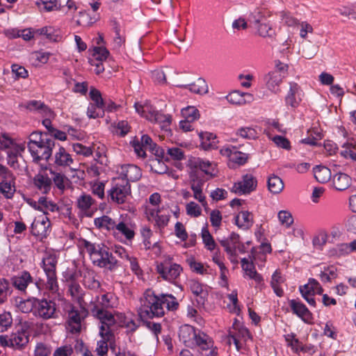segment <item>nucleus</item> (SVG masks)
<instances>
[{"label": "nucleus", "mask_w": 356, "mask_h": 356, "mask_svg": "<svg viewBox=\"0 0 356 356\" xmlns=\"http://www.w3.org/2000/svg\"><path fill=\"white\" fill-rule=\"evenodd\" d=\"M112 127L113 133L120 136H126L130 131V126L126 120H121L117 124L115 123L112 125Z\"/></svg>", "instance_id": "a18cd8bd"}, {"label": "nucleus", "mask_w": 356, "mask_h": 356, "mask_svg": "<svg viewBox=\"0 0 356 356\" xmlns=\"http://www.w3.org/2000/svg\"><path fill=\"white\" fill-rule=\"evenodd\" d=\"M282 75L272 71L268 72L264 76V82L266 88L270 92L276 94L280 92V85L283 79Z\"/></svg>", "instance_id": "f3484780"}, {"label": "nucleus", "mask_w": 356, "mask_h": 356, "mask_svg": "<svg viewBox=\"0 0 356 356\" xmlns=\"http://www.w3.org/2000/svg\"><path fill=\"white\" fill-rule=\"evenodd\" d=\"M220 152L222 156L227 157L229 161V165L234 167L235 164L243 165L248 159L245 153L237 150L234 146L223 147Z\"/></svg>", "instance_id": "2eb2a0df"}, {"label": "nucleus", "mask_w": 356, "mask_h": 356, "mask_svg": "<svg viewBox=\"0 0 356 356\" xmlns=\"http://www.w3.org/2000/svg\"><path fill=\"white\" fill-rule=\"evenodd\" d=\"M351 178L345 173L339 172L334 175L332 182L338 191H344L351 185Z\"/></svg>", "instance_id": "c756f323"}, {"label": "nucleus", "mask_w": 356, "mask_h": 356, "mask_svg": "<svg viewBox=\"0 0 356 356\" xmlns=\"http://www.w3.org/2000/svg\"><path fill=\"white\" fill-rule=\"evenodd\" d=\"M83 245L94 265L110 270L116 267L118 261L107 247L95 245L88 241H84Z\"/></svg>", "instance_id": "7ed1b4c3"}, {"label": "nucleus", "mask_w": 356, "mask_h": 356, "mask_svg": "<svg viewBox=\"0 0 356 356\" xmlns=\"http://www.w3.org/2000/svg\"><path fill=\"white\" fill-rule=\"evenodd\" d=\"M194 344H196L202 350H208L211 346V341L209 340V337L200 331L196 332L195 337H193Z\"/></svg>", "instance_id": "ea45409f"}, {"label": "nucleus", "mask_w": 356, "mask_h": 356, "mask_svg": "<svg viewBox=\"0 0 356 356\" xmlns=\"http://www.w3.org/2000/svg\"><path fill=\"white\" fill-rule=\"evenodd\" d=\"M198 172L193 170L190 172V178L191 181V189L193 191V196H197L200 193H202V187L205 181L204 177H198Z\"/></svg>", "instance_id": "c9c22d12"}, {"label": "nucleus", "mask_w": 356, "mask_h": 356, "mask_svg": "<svg viewBox=\"0 0 356 356\" xmlns=\"http://www.w3.org/2000/svg\"><path fill=\"white\" fill-rule=\"evenodd\" d=\"M83 284L88 289H97L100 287L99 282L91 273L84 275Z\"/></svg>", "instance_id": "5fc2aeb1"}, {"label": "nucleus", "mask_w": 356, "mask_h": 356, "mask_svg": "<svg viewBox=\"0 0 356 356\" xmlns=\"http://www.w3.org/2000/svg\"><path fill=\"white\" fill-rule=\"evenodd\" d=\"M327 238L328 236L326 232H319L313 238L312 243L314 246L317 248H321L327 243Z\"/></svg>", "instance_id": "0e129e2a"}, {"label": "nucleus", "mask_w": 356, "mask_h": 356, "mask_svg": "<svg viewBox=\"0 0 356 356\" xmlns=\"http://www.w3.org/2000/svg\"><path fill=\"white\" fill-rule=\"evenodd\" d=\"M178 306V302L172 295L165 294L158 296L154 294L152 291H145L143 297L140 298L138 316L158 340V334L161 332V326L159 323L151 322L149 320L161 317L166 310H176Z\"/></svg>", "instance_id": "f257e3e1"}, {"label": "nucleus", "mask_w": 356, "mask_h": 356, "mask_svg": "<svg viewBox=\"0 0 356 356\" xmlns=\"http://www.w3.org/2000/svg\"><path fill=\"white\" fill-rule=\"evenodd\" d=\"M200 138L202 140V145L204 148L211 147L215 145L216 136L213 133L202 132L199 134Z\"/></svg>", "instance_id": "8fccbe9b"}, {"label": "nucleus", "mask_w": 356, "mask_h": 356, "mask_svg": "<svg viewBox=\"0 0 356 356\" xmlns=\"http://www.w3.org/2000/svg\"><path fill=\"white\" fill-rule=\"evenodd\" d=\"M109 55V51L104 46L95 47L93 48L92 56L99 61L105 60Z\"/></svg>", "instance_id": "13d9d810"}, {"label": "nucleus", "mask_w": 356, "mask_h": 356, "mask_svg": "<svg viewBox=\"0 0 356 356\" xmlns=\"http://www.w3.org/2000/svg\"><path fill=\"white\" fill-rule=\"evenodd\" d=\"M235 221L239 228L248 229L253 225V216L249 211H242L236 216Z\"/></svg>", "instance_id": "7c9ffc66"}, {"label": "nucleus", "mask_w": 356, "mask_h": 356, "mask_svg": "<svg viewBox=\"0 0 356 356\" xmlns=\"http://www.w3.org/2000/svg\"><path fill=\"white\" fill-rule=\"evenodd\" d=\"M313 171L316 179L320 183H326L331 178V171L327 167L318 165L314 168Z\"/></svg>", "instance_id": "4c0bfd02"}, {"label": "nucleus", "mask_w": 356, "mask_h": 356, "mask_svg": "<svg viewBox=\"0 0 356 356\" xmlns=\"http://www.w3.org/2000/svg\"><path fill=\"white\" fill-rule=\"evenodd\" d=\"M40 203H42L40 206V211L45 215L44 216H46L49 212H56L59 209L56 203L52 201L47 200L45 197H40Z\"/></svg>", "instance_id": "37998d69"}, {"label": "nucleus", "mask_w": 356, "mask_h": 356, "mask_svg": "<svg viewBox=\"0 0 356 356\" xmlns=\"http://www.w3.org/2000/svg\"><path fill=\"white\" fill-rule=\"evenodd\" d=\"M104 115V106L97 105L95 104H90L88 110L87 115L90 118L95 119L102 118Z\"/></svg>", "instance_id": "de8ad7c7"}, {"label": "nucleus", "mask_w": 356, "mask_h": 356, "mask_svg": "<svg viewBox=\"0 0 356 356\" xmlns=\"http://www.w3.org/2000/svg\"><path fill=\"white\" fill-rule=\"evenodd\" d=\"M55 146V142L51 137L44 138V143H38L29 148L33 161L38 162L41 160L47 161L52 154V149Z\"/></svg>", "instance_id": "6e6552de"}, {"label": "nucleus", "mask_w": 356, "mask_h": 356, "mask_svg": "<svg viewBox=\"0 0 356 356\" xmlns=\"http://www.w3.org/2000/svg\"><path fill=\"white\" fill-rule=\"evenodd\" d=\"M188 264L193 272L203 275L207 271V269L204 267L203 264L200 262L197 261L193 258L188 259L187 260Z\"/></svg>", "instance_id": "e2e57ef3"}, {"label": "nucleus", "mask_w": 356, "mask_h": 356, "mask_svg": "<svg viewBox=\"0 0 356 356\" xmlns=\"http://www.w3.org/2000/svg\"><path fill=\"white\" fill-rule=\"evenodd\" d=\"M257 186V178L251 174H245L242 176L241 181L234 184L231 191L240 195H246L255 191Z\"/></svg>", "instance_id": "9b49d317"}, {"label": "nucleus", "mask_w": 356, "mask_h": 356, "mask_svg": "<svg viewBox=\"0 0 356 356\" xmlns=\"http://www.w3.org/2000/svg\"><path fill=\"white\" fill-rule=\"evenodd\" d=\"M152 79L156 84L163 85L166 83V76L161 70H156L152 72Z\"/></svg>", "instance_id": "338daca9"}, {"label": "nucleus", "mask_w": 356, "mask_h": 356, "mask_svg": "<svg viewBox=\"0 0 356 356\" xmlns=\"http://www.w3.org/2000/svg\"><path fill=\"white\" fill-rule=\"evenodd\" d=\"M95 316L99 320V335L102 339L97 341L96 353L99 356H105L108 352V342L113 338L111 327L115 323L113 315L108 311L97 309Z\"/></svg>", "instance_id": "f03ea898"}, {"label": "nucleus", "mask_w": 356, "mask_h": 356, "mask_svg": "<svg viewBox=\"0 0 356 356\" xmlns=\"http://www.w3.org/2000/svg\"><path fill=\"white\" fill-rule=\"evenodd\" d=\"M117 220L113 219L108 216L104 215L101 217L96 218L94 220L95 227L100 229H104L113 234L116 225Z\"/></svg>", "instance_id": "393cba45"}, {"label": "nucleus", "mask_w": 356, "mask_h": 356, "mask_svg": "<svg viewBox=\"0 0 356 356\" xmlns=\"http://www.w3.org/2000/svg\"><path fill=\"white\" fill-rule=\"evenodd\" d=\"M267 186L268 191L273 194L280 193L284 188V184L282 179L274 174L268 177L267 180Z\"/></svg>", "instance_id": "2f4dec72"}, {"label": "nucleus", "mask_w": 356, "mask_h": 356, "mask_svg": "<svg viewBox=\"0 0 356 356\" xmlns=\"http://www.w3.org/2000/svg\"><path fill=\"white\" fill-rule=\"evenodd\" d=\"M56 264L57 259L54 254H47L42 259V267L47 277V288L48 289L58 288L56 275Z\"/></svg>", "instance_id": "9d476101"}, {"label": "nucleus", "mask_w": 356, "mask_h": 356, "mask_svg": "<svg viewBox=\"0 0 356 356\" xmlns=\"http://www.w3.org/2000/svg\"><path fill=\"white\" fill-rule=\"evenodd\" d=\"M33 184L41 193L46 194L51 188V179L46 175L39 173L33 177Z\"/></svg>", "instance_id": "bb28decb"}, {"label": "nucleus", "mask_w": 356, "mask_h": 356, "mask_svg": "<svg viewBox=\"0 0 356 356\" xmlns=\"http://www.w3.org/2000/svg\"><path fill=\"white\" fill-rule=\"evenodd\" d=\"M13 283L17 289H26L30 284L33 283L31 274L23 271L22 274L13 278Z\"/></svg>", "instance_id": "473e14b6"}, {"label": "nucleus", "mask_w": 356, "mask_h": 356, "mask_svg": "<svg viewBox=\"0 0 356 356\" xmlns=\"http://www.w3.org/2000/svg\"><path fill=\"white\" fill-rule=\"evenodd\" d=\"M241 266L246 275L250 278L254 280L257 283L261 282V277L255 270L252 261H249L248 259L243 258L241 259Z\"/></svg>", "instance_id": "72a5a7b5"}, {"label": "nucleus", "mask_w": 356, "mask_h": 356, "mask_svg": "<svg viewBox=\"0 0 356 356\" xmlns=\"http://www.w3.org/2000/svg\"><path fill=\"white\" fill-rule=\"evenodd\" d=\"M181 115L184 119L193 122L200 118V112L195 106H187L181 109Z\"/></svg>", "instance_id": "c03bdc74"}, {"label": "nucleus", "mask_w": 356, "mask_h": 356, "mask_svg": "<svg viewBox=\"0 0 356 356\" xmlns=\"http://www.w3.org/2000/svg\"><path fill=\"white\" fill-rule=\"evenodd\" d=\"M73 348L70 345H65L58 348L54 353V356H71Z\"/></svg>", "instance_id": "774afa93"}, {"label": "nucleus", "mask_w": 356, "mask_h": 356, "mask_svg": "<svg viewBox=\"0 0 356 356\" xmlns=\"http://www.w3.org/2000/svg\"><path fill=\"white\" fill-rule=\"evenodd\" d=\"M51 138L47 133H41V132H33L30 134L29 137L28 142V149L34 146V145H37L38 143H42L44 141V138Z\"/></svg>", "instance_id": "49530a36"}, {"label": "nucleus", "mask_w": 356, "mask_h": 356, "mask_svg": "<svg viewBox=\"0 0 356 356\" xmlns=\"http://www.w3.org/2000/svg\"><path fill=\"white\" fill-rule=\"evenodd\" d=\"M198 172L193 170L190 172V178L191 181V189L193 191V196H197L200 193H202V187L205 181L204 177H198Z\"/></svg>", "instance_id": "f704fd0d"}, {"label": "nucleus", "mask_w": 356, "mask_h": 356, "mask_svg": "<svg viewBox=\"0 0 356 356\" xmlns=\"http://www.w3.org/2000/svg\"><path fill=\"white\" fill-rule=\"evenodd\" d=\"M37 35H44L50 42H58L61 40V35L58 30L52 26H44L34 30Z\"/></svg>", "instance_id": "cd10ccee"}, {"label": "nucleus", "mask_w": 356, "mask_h": 356, "mask_svg": "<svg viewBox=\"0 0 356 356\" xmlns=\"http://www.w3.org/2000/svg\"><path fill=\"white\" fill-rule=\"evenodd\" d=\"M196 336V331L193 327L190 325L182 326L179 332L180 340L183 341L186 346L192 347L194 345L193 337Z\"/></svg>", "instance_id": "c85d7f7f"}, {"label": "nucleus", "mask_w": 356, "mask_h": 356, "mask_svg": "<svg viewBox=\"0 0 356 356\" xmlns=\"http://www.w3.org/2000/svg\"><path fill=\"white\" fill-rule=\"evenodd\" d=\"M54 165L58 167H70L74 160L70 153L63 147H60L54 156Z\"/></svg>", "instance_id": "5701e85b"}, {"label": "nucleus", "mask_w": 356, "mask_h": 356, "mask_svg": "<svg viewBox=\"0 0 356 356\" xmlns=\"http://www.w3.org/2000/svg\"><path fill=\"white\" fill-rule=\"evenodd\" d=\"M289 86V90L285 97V102L287 106L296 108L302 100L300 87L294 82L290 83Z\"/></svg>", "instance_id": "6ab92c4d"}, {"label": "nucleus", "mask_w": 356, "mask_h": 356, "mask_svg": "<svg viewBox=\"0 0 356 356\" xmlns=\"http://www.w3.org/2000/svg\"><path fill=\"white\" fill-rule=\"evenodd\" d=\"M141 177L140 169L135 165H125L121 167L120 177L118 179H126L129 181H136Z\"/></svg>", "instance_id": "412c9836"}, {"label": "nucleus", "mask_w": 356, "mask_h": 356, "mask_svg": "<svg viewBox=\"0 0 356 356\" xmlns=\"http://www.w3.org/2000/svg\"><path fill=\"white\" fill-rule=\"evenodd\" d=\"M191 171L197 170L198 177H202V174L211 178L216 175V164L209 161L195 158L190 161Z\"/></svg>", "instance_id": "ddd939ff"}, {"label": "nucleus", "mask_w": 356, "mask_h": 356, "mask_svg": "<svg viewBox=\"0 0 356 356\" xmlns=\"http://www.w3.org/2000/svg\"><path fill=\"white\" fill-rule=\"evenodd\" d=\"M316 54V47L311 42L302 44V55L307 59L312 58Z\"/></svg>", "instance_id": "603ef678"}, {"label": "nucleus", "mask_w": 356, "mask_h": 356, "mask_svg": "<svg viewBox=\"0 0 356 356\" xmlns=\"http://www.w3.org/2000/svg\"><path fill=\"white\" fill-rule=\"evenodd\" d=\"M289 306L292 313L299 317L302 321L308 324L312 323V314L299 299L289 300Z\"/></svg>", "instance_id": "4468645a"}, {"label": "nucleus", "mask_w": 356, "mask_h": 356, "mask_svg": "<svg viewBox=\"0 0 356 356\" xmlns=\"http://www.w3.org/2000/svg\"><path fill=\"white\" fill-rule=\"evenodd\" d=\"M50 226L49 219L47 216H39L31 224V233L36 236L46 237L49 231Z\"/></svg>", "instance_id": "dca6fc26"}, {"label": "nucleus", "mask_w": 356, "mask_h": 356, "mask_svg": "<svg viewBox=\"0 0 356 356\" xmlns=\"http://www.w3.org/2000/svg\"><path fill=\"white\" fill-rule=\"evenodd\" d=\"M237 135L246 139H254L257 137V131L251 127L240 128L237 131Z\"/></svg>", "instance_id": "bf43d9fd"}, {"label": "nucleus", "mask_w": 356, "mask_h": 356, "mask_svg": "<svg viewBox=\"0 0 356 356\" xmlns=\"http://www.w3.org/2000/svg\"><path fill=\"white\" fill-rule=\"evenodd\" d=\"M101 300V303L106 307H115L118 305V298L112 291L103 294Z\"/></svg>", "instance_id": "09e8293b"}, {"label": "nucleus", "mask_w": 356, "mask_h": 356, "mask_svg": "<svg viewBox=\"0 0 356 356\" xmlns=\"http://www.w3.org/2000/svg\"><path fill=\"white\" fill-rule=\"evenodd\" d=\"M107 193L108 202L120 205L122 209H125L126 204L129 202L131 197V186L126 179L116 178Z\"/></svg>", "instance_id": "20e7f679"}, {"label": "nucleus", "mask_w": 356, "mask_h": 356, "mask_svg": "<svg viewBox=\"0 0 356 356\" xmlns=\"http://www.w3.org/2000/svg\"><path fill=\"white\" fill-rule=\"evenodd\" d=\"M186 213L191 217H198L201 215L200 207L194 202H190L186 206Z\"/></svg>", "instance_id": "052dcab7"}, {"label": "nucleus", "mask_w": 356, "mask_h": 356, "mask_svg": "<svg viewBox=\"0 0 356 356\" xmlns=\"http://www.w3.org/2000/svg\"><path fill=\"white\" fill-rule=\"evenodd\" d=\"M34 314L43 319L55 318L56 316V303L46 299H36Z\"/></svg>", "instance_id": "f8f14e48"}, {"label": "nucleus", "mask_w": 356, "mask_h": 356, "mask_svg": "<svg viewBox=\"0 0 356 356\" xmlns=\"http://www.w3.org/2000/svg\"><path fill=\"white\" fill-rule=\"evenodd\" d=\"M256 28L258 34L263 38H273L275 35V30L269 23L261 22Z\"/></svg>", "instance_id": "a19ab883"}, {"label": "nucleus", "mask_w": 356, "mask_h": 356, "mask_svg": "<svg viewBox=\"0 0 356 356\" xmlns=\"http://www.w3.org/2000/svg\"><path fill=\"white\" fill-rule=\"evenodd\" d=\"M157 271L164 280L172 282L179 275L181 268L176 264H172L169 267L161 264L157 266Z\"/></svg>", "instance_id": "4be33fe9"}, {"label": "nucleus", "mask_w": 356, "mask_h": 356, "mask_svg": "<svg viewBox=\"0 0 356 356\" xmlns=\"http://www.w3.org/2000/svg\"><path fill=\"white\" fill-rule=\"evenodd\" d=\"M202 238L205 247L209 250H213L216 247V243L207 228L202 229Z\"/></svg>", "instance_id": "864d4df0"}, {"label": "nucleus", "mask_w": 356, "mask_h": 356, "mask_svg": "<svg viewBox=\"0 0 356 356\" xmlns=\"http://www.w3.org/2000/svg\"><path fill=\"white\" fill-rule=\"evenodd\" d=\"M181 161L184 159V151L179 147H173L167 149L166 159Z\"/></svg>", "instance_id": "3c124183"}, {"label": "nucleus", "mask_w": 356, "mask_h": 356, "mask_svg": "<svg viewBox=\"0 0 356 356\" xmlns=\"http://www.w3.org/2000/svg\"><path fill=\"white\" fill-rule=\"evenodd\" d=\"M95 204V200L88 194L83 193L76 200L77 207L87 217H91L93 215L92 207Z\"/></svg>", "instance_id": "a211bd4d"}, {"label": "nucleus", "mask_w": 356, "mask_h": 356, "mask_svg": "<svg viewBox=\"0 0 356 356\" xmlns=\"http://www.w3.org/2000/svg\"><path fill=\"white\" fill-rule=\"evenodd\" d=\"M177 87L188 89L191 92L203 95L208 92V86L204 79L198 78L195 82L188 84H177Z\"/></svg>", "instance_id": "a878e982"}, {"label": "nucleus", "mask_w": 356, "mask_h": 356, "mask_svg": "<svg viewBox=\"0 0 356 356\" xmlns=\"http://www.w3.org/2000/svg\"><path fill=\"white\" fill-rule=\"evenodd\" d=\"M29 336L24 329H17L10 334L0 336V344L16 350L22 349L29 343Z\"/></svg>", "instance_id": "423d86ee"}, {"label": "nucleus", "mask_w": 356, "mask_h": 356, "mask_svg": "<svg viewBox=\"0 0 356 356\" xmlns=\"http://www.w3.org/2000/svg\"><path fill=\"white\" fill-rule=\"evenodd\" d=\"M136 226L130 218L121 216L117 220L113 237L120 241L124 240L131 241L135 236Z\"/></svg>", "instance_id": "39448f33"}, {"label": "nucleus", "mask_w": 356, "mask_h": 356, "mask_svg": "<svg viewBox=\"0 0 356 356\" xmlns=\"http://www.w3.org/2000/svg\"><path fill=\"white\" fill-rule=\"evenodd\" d=\"M73 150L80 155L84 156H89L92 154V150L90 147H86L81 143H74L72 145Z\"/></svg>", "instance_id": "69168bd1"}, {"label": "nucleus", "mask_w": 356, "mask_h": 356, "mask_svg": "<svg viewBox=\"0 0 356 356\" xmlns=\"http://www.w3.org/2000/svg\"><path fill=\"white\" fill-rule=\"evenodd\" d=\"M26 108L30 111H38L41 113L48 115L51 113L50 109L42 102L37 100H31L27 102Z\"/></svg>", "instance_id": "79ce46f5"}, {"label": "nucleus", "mask_w": 356, "mask_h": 356, "mask_svg": "<svg viewBox=\"0 0 356 356\" xmlns=\"http://www.w3.org/2000/svg\"><path fill=\"white\" fill-rule=\"evenodd\" d=\"M278 219L282 225L289 227L293 222L291 213L286 210L280 211L278 213Z\"/></svg>", "instance_id": "4d7b16f0"}, {"label": "nucleus", "mask_w": 356, "mask_h": 356, "mask_svg": "<svg viewBox=\"0 0 356 356\" xmlns=\"http://www.w3.org/2000/svg\"><path fill=\"white\" fill-rule=\"evenodd\" d=\"M35 298H20L17 300V307L23 313H29L32 311L34 312L35 309Z\"/></svg>", "instance_id": "58836bf2"}, {"label": "nucleus", "mask_w": 356, "mask_h": 356, "mask_svg": "<svg viewBox=\"0 0 356 356\" xmlns=\"http://www.w3.org/2000/svg\"><path fill=\"white\" fill-rule=\"evenodd\" d=\"M145 118L151 122L159 124L162 130L166 132L170 131V115H164L159 111L152 110L149 111L148 115H145Z\"/></svg>", "instance_id": "aec40b11"}, {"label": "nucleus", "mask_w": 356, "mask_h": 356, "mask_svg": "<svg viewBox=\"0 0 356 356\" xmlns=\"http://www.w3.org/2000/svg\"><path fill=\"white\" fill-rule=\"evenodd\" d=\"M88 315V312L83 308L72 307L67 312L66 327L71 333L80 332L82 323Z\"/></svg>", "instance_id": "0eeeda50"}, {"label": "nucleus", "mask_w": 356, "mask_h": 356, "mask_svg": "<svg viewBox=\"0 0 356 356\" xmlns=\"http://www.w3.org/2000/svg\"><path fill=\"white\" fill-rule=\"evenodd\" d=\"M337 276V268L334 266H330L324 269L321 273V277L322 281L328 282Z\"/></svg>", "instance_id": "680f3d73"}, {"label": "nucleus", "mask_w": 356, "mask_h": 356, "mask_svg": "<svg viewBox=\"0 0 356 356\" xmlns=\"http://www.w3.org/2000/svg\"><path fill=\"white\" fill-rule=\"evenodd\" d=\"M132 146L134 149V152L139 157L144 158L146 156V150L154 151L155 154L159 156L164 157V152L162 149L156 147V145L153 143L152 138L148 135H143L140 138V141L134 140L132 142Z\"/></svg>", "instance_id": "1a4fd4ad"}, {"label": "nucleus", "mask_w": 356, "mask_h": 356, "mask_svg": "<svg viewBox=\"0 0 356 356\" xmlns=\"http://www.w3.org/2000/svg\"><path fill=\"white\" fill-rule=\"evenodd\" d=\"M15 191V189L13 175H11L9 177L4 178L1 181H0V191L6 197H10L14 193Z\"/></svg>", "instance_id": "e433bc0d"}, {"label": "nucleus", "mask_w": 356, "mask_h": 356, "mask_svg": "<svg viewBox=\"0 0 356 356\" xmlns=\"http://www.w3.org/2000/svg\"><path fill=\"white\" fill-rule=\"evenodd\" d=\"M13 323V318L9 312L0 314V332L6 331Z\"/></svg>", "instance_id": "6e6d98bb"}, {"label": "nucleus", "mask_w": 356, "mask_h": 356, "mask_svg": "<svg viewBox=\"0 0 356 356\" xmlns=\"http://www.w3.org/2000/svg\"><path fill=\"white\" fill-rule=\"evenodd\" d=\"M226 99L232 104L242 105L252 102L254 97L250 93L234 90L227 95Z\"/></svg>", "instance_id": "b1692460"}]
</instances>
